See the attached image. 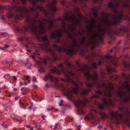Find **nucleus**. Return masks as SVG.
I'll list each match as a JSON object with an SVG mask.
<instances>
[{
  "mask_svg": "<svg viewBox=\"0 0 130 130\" xmlns=\"http://www.w3.org/2000/svg\"><path fill=\"white\" fill-rule=\"evenodd\" d=\"M46 117V116H45L44 115H43L42 116V118H43V120H45V118Z\"/></svg>",
  "mask_w": 130,
  "mask_h": 130,
  "instance_id": "42",
  "label": "nucleus"
},
{
  "mask_svg": "<svg viewBox=\"0 0 130 130\" xmlns=\"http://www.w3.org/2000/svg\"><path fill=\"white\" fill-rule=\"evenodd\" d=\"M0 35H1L4 36H7L8 35L7 33H2Z\"/></svg>",
  "mask_w": 130,
  "mask_h": 130,
  "instance_id": "32",
  "label": "nucleus"
},
{
  "mask_svg": "<svg viewBox=\"0 0 130 130\" xmlns=\"http://www.w3.org/2000/svg\"><path fill=\"white\" fill-rule=\"evenodd\" d=\"M45 87H46V88H49L50 87L48 85V84H47L45 85Z\"/></svg>",
  "mask_w": 130,
  "mask_h": 130,
  "instance_id": "41",
  "label": "nucleus"
},
{
  "mask_svg": "<svg viewBox=\"0 0 130 130\" xmlns=\"http://www.w3.org/2000/svg\"><path fill=\"white\" fill-rule=\"evenodd\" d=\"M25 89H26L25 88L23 87L21 89V90L22 91H25Z\"/></svg>",
  "mask_w": 130,
  "mask_h": 130,
  "instance_id": "44",
  "label": "nucleus"
},
{
  "mask_svg": "<svg viewBox=\"0 0 130 130\" xmlns=\"http://www.w3.org/2000/svg\"><path fill=\"white\" fill-rule=\"evenodd\" d=\"M124 66L126 67H127V65L126 64H124Z\"/></svg>",
  "mask_w": 130,
  "mask_h": 130,
  "instance_id": "61",
  "label": "nucleus"
},
{
  "mask_svg": "<svg viewBox=\"0 0 130 130\" xmlns=\"http://www.w3.org/2000/svg\"><path fill=\"white\" fill-rule=\"evenodd\" d=\"M96 93L97 94H98L101 95L102 94V92L98 90L96 91Z\"/></svg>",
  "mask_w": 130,
  "mask_h": 130,
  "instance_id": "31",
  "label": "nucleus"
},
{
  "mask_svg": "<svg viewBox=\"0 0 130 130\" xmlns=\"http://www.w3.org/2000/svg\"><path fill=\"white\" fill-rule=\"evenodd\" d=\"M12 77H13L14 79L15 80H16V79H17V78L16 77L14 76H12Z\"/></svg>",
  "mask_w": 130,
  "mask_h": 130,
  "instance_id": "52",
  "label": "nucleus"
},
{
  "mask_svg": "<svg viewBox=\"0 0 130 130\" xmlns=\"http://www.w3.org/2000/svg\"><path fill=\"white\" fill-rule=\"evenodd\" d=\"M32 58H33L34 59H35V58L34 57V56L33 55H32L31 56H30Z\"/></svg>",
  "mask_w": 130,
  "mask_h": 130,
  "instance_id": "50",
  "label": "nucleus"
},
{
  "mask_svg": "<svg viewBox=\"0 0 130 130\" xmlns=\"http://www.w3.org/2000/svg\"><path fill=\"white\" fill-rule=\"evenodd\" d=\"M101 74L102 75H104L105 74V73L104 72H101Z\"/></svg>",
  "mask_w": 130,
  "mask_h": 130,
  "instance_id": "51",
  "label": "nucleus"
},
{
  "mask_svg": "<svg viewBox=\"0 0 130 130\" xmlns=\"http://www.w3.org/2000/svg\"><path fill=\"white\" fill-rule=\"evenodd\" d=\"M47 110L48 111H49L50 110H53L54 111H58V110L56 108H54L53 107H52L50 109H49L48 108H47Z\"/></svg>",
  "mask_w": 130,
  "mask_h": 130,
  "instance_id": "25",
  "label": "nucleus"
},
{
  "mask_svg": "<svg viewBox=\"0 0 130 130\" xmlns=\"http://www.w3.org/2000/svg\"><path fill=\"white\" fill-rule=\"evenodd\" d=\"M29 2L32 3L34 8H30V10L32 11L35 12V19L32 20L30 16L28 15V9L24 6L20 7L17 6L11 7H9L8 8L9 11L8 13V16L11 18L13 14V11H15V12H18L20 14H17L15 16V19L16 22L19 19L23 18V16H26V22L28 24V26L24 27L25 30L26 31H30L33 34L37 36V38L39 39L38 34L39 31L41 34L44 33L45 31V26L48 25L47 27L48 29L52 27L53 24V22L51 21L50 19L49 20L43 19L41 18L39 20H38V16L39 14L38 12L42 11L43 8L42 6L39 5L37 6L36 8H35V6L36 4L38 1L43 2L45 0H29Z\"/></svg>",
  "mask_w": 130,
  "mask_h": 130,
  "instance_id": "1",
  "label": "nucleus"
},
{
  "mask_svg": "<svg viewBox=\"0 0 130 130\" xmlns=\"http://www.w3.org/2000/svg\"><path fill=\"white\" fill-rule=\"evenodd\" d=\"M107 71L110 73L112 72L115 71L114 69H112L110 67H109L107 68Z\"/></svg>",
  "mask_w": 130,
  "mask_h": 130,
  "instance_id": "20",
  "label": "nucleus"
},
{
  "mask_svg": "<svg viewBox=\"0 0 130 130\" xmlns=\"http://www.w3.org/2000/svg\"><path fill=\"white\" fill-rule=\"evenodd\" d=\"M89 25L88 26V33L91 34L90 36L88 37V40L87 41L85 37L82 38L80 43L82 45H93L95 44L94 38V37H98L99 34L93 29V27H96V22L94 19L90 20L88 21Z\"/></svg>",
  "mask_w": 130,
  "mask_h": 130,
  "instance_id": "5",
  "label": "nucleus"
},
{
  "mask_svg": "<svg viewBox=\"0 0 130 130\" xmlns=\"http://www.w3.org/2000/svg\"><path fill=\"white\" fill-rule=\"evenodd\" d=\"M47 51L48 52H51L52 53V55L54 59L55 60H58V58L56 57H54V53L53 51L51 50V49H49L47 50Z\"/></svg>",
  "mask_w": 130,
  "mask_h": 130,
  "instance_id": "17",
  "label": "nucleus"
},
{
  "mask_svg": "<svg viewBox=\"0 0 130 130\" xmlns=\"http://www.w3.org/2000/svg\"><path fill=\"white\" fill-rule=\"evenodd\" d=\"M92 66L93 68H95L97 67L96 64L95 63H93L92 64Z\"/></svg>",
  "mask_w": 130,
  "mask_h": 130,
  "instance_id": "30",
  "label": "nucleus"
},
{
  "mask_svg": "<svg viewBox=\"0 0 130 130\" xmlns=\"http://www.w3.org/2000/svg\"><path fill=\"white\" fill-rule=\"evenodd\" d=\"M102 127L101 126H99L98 127V128L99 129H101L102 128Z\"/></svg>",
  "mask_w": 130,
  "mask_h": 130,
  "instance_id": "55",
  "label": "nucleus"
},
{
  "mask_svg": "<svg viewBox=\"0 0 130 130\" xmlns=\"http://www.w3.org/2000/svg\"><path fill=\"white\" fill-rule=\"evenodd\" d=\"M87 101V99L85 98L84 100H81L77 102L75 104L76 106L79 108L78 109V112L80 114H83V110L80 107L84 105L85 104Z\"/></svg>",
  "mask_w": 130,
  "mask_h": 130,
  "instance_id": "9",
  "label": "nucleus"
},
{
  "mask_svg": "<svg viewBox=\"0 0 130 130\" xmlns=\"http://www.w3.org/2000/svg\"><path fill=\"white\" fill-rule=\"evenodd\" d=\"M101 115L102 116V118H104L106 117V115L104 113H101Z\"/></svg>",
  "mask_w": 130,
  "mask_h": 130,
  "instance_id": "33",
  "label": "nucleus"
},
{
  "mask_svg": "<svg viewBox=\"0 0 130 130\" xmlns=\"http://www.w3.org/2000/svg\"><path fill=\"white\" fill-rule=\"evenodd\" d=\"M37 63L39 64V65H41V63L40 62H37Z\"/></svg>",
  "mask_w": 130,
  "mask_h": 130,
  "instance_id": "58",
  "label": "nucleus"
},
{
  "mask_svg": "<svg viewBox=\"0 0 130 130\" xmlns=\"http://www.w3.org/2000/svg\"><path fill=\"white\" fill-rule=\"evenodd\" d=\"M106 89L104 91V94L106 95H108L111 96L112 95V94L111 92V90L113 89L114 88L113 85L112 84H109L105 86Z\"/></svg>",
  "mask_w": 130,
  "mask_h": 130,
  "instance_id": "11",
  "label": "nucleus"
},
{
  "mask_svg": "<svg viewBox=\"0 0 130 130\" xmlns=\"http://www.w3.org/2000/svg\"><path fill=\"white\" fill-rule=\"evenodd\" d=\"M51 71L52 73L56 72L59 74H60V72H59L58 70L55 67H54L53 69L51 70Z\"/></svg>",
  "mask_w": 130,
  "mask_h": 130,
  "instance_id": "18",
  "label": "nucleus"
},
{
  "mask_svg": "<svg viewBox=\"0 0 130 130\" xmlns=\"http://www.w3.org/2000/svg\"><path fill=\"white\" fill-rule=\"evenodd\" d=\"M102 102L103 104H99L98 105L99 108L101 109H103L107 104H111L112 101L111 100H107L104 98L102 100Z\"/></svg>",
  "mask_w": 130,
  "mask_h": 130,
  "instance_id": "12",
  "label": "nucleus"
},
{
  "mask_svg": "<svg viewBox=\"0 0 130 130\" xmlns=\"http://www.w3.org/2000/svg\"><path fill=\"white\" fill-rule=\"evenodd\" d=\"M124 2V1H123L121 4L117 3L116 5L114 6H113L112 4L111 3L109 4V7L112 8L113 11L116 15L113 16L112 21L111 22L108 20V17H109V15H107L105 18L103 17L102 20L103 23V25L100 26V29H98V31L99 32L100 31L103 32L104 30L106 29V28H105L104 29H102L103 26L104 25L107 26H108L114 24H118L122 21V19H128L130 21V17L129 18L127 15L125 16L123 15L122 14V11L120 9L119 7L120 6L124 7H127L128 6H124L123 5Z\"/></svg>",
  "mask_w": 130,
  "mask_h": 130,
  "instance_id": "2",
  "label": "nucleus"
},
{
  "mask_svg": "<svg viewBox=\"0 0 130 130\" xmlns=\"http://www.w3.org/2000/svg\"><path fill=\"white\" fill-rule=\"evenodd\" d=\"M86 84L88 87L91 88L93 86V84L89 83L87 82L86 83Z\"/></svg>",
  "mask_w": 130,
  "mask_h": 130,
  "instance_id": "24",
  "label": "nucleus"
},
{
  "mask_svg": "<svg viewBox=\"0 0 130 130\" xmlns=\"http://www.w3.org/2000/svg\"><path fill=\"white\" fill-rule=\"evenodd\" d=\"M106 58L107 59H111V62L115 65H116L117 61L115 58L113 57L110 55H106Z\"/></svg>",
  "mask_w": 130,
  "mask_h": 130,
  "instance_id": "16",
  "label": "nucleus"
},
{
  "mask_svg": "<svg viewBox=\"0 0 130 130\" xmlns=\"http://www.w3.org/2000/svg\"><path fill=\"white\" fill-rule=\"evenodd\" d=\"M124 1V3L123 5L124 6H128L129 2H130V0H125Z\"/></svg>",
  "mask_w": 130,
  "mask_h": 130,
  "instance_id": "19",
  "label": "nucleus"
},
{
  "mask_svg": "<svg viewBox=\"0 0 130 130\" xmlns=\"http://www.w3.org/2000/svg\"><path fill=\"white\" fill-rule=\"evenodd\" d=\"M81 127V125H79L77 127V129L78 130H79L80 129V128Z\"/></svg>",
  "mask_w": 130,
  "mask_h": 130,
  "instance_id": "38",
  "label": "nucleus"
},
{
  "mask_svg": "<svg viewBox=\"0 0 130 130\" xmlns=\"http://www.w3.org/2000/svg\"><path fill=\"white\" fill-rule=\"evenodd\" d=\"M30 82V80H28V84H29Z\"/></svg>",
  "mask_w": 130,
  "mask_h": 130,
  "instance_id": "59",
  "label": "nucleus"
},
{
  "mask_svg": "<svg viewBox=\"0 0 130 130\" xmlns=\"http://www.w3.org/2000/svg\"><path fill=\"white\" fill-rule=\"evenodd\" d=\"M99 96L98 95H94L91 98V99H92L93 98H99Z\"/></svg>",
  "mask_w": 130,
  "mask_h": 130,
  "instance_id": "39",
  "label": "nucleus"
},
{
  "mask_svg": "<svg viewBox=\"0 0 130 130\" xmlns=\"http://www.w3.org/2000/svg\"><path fill=\"white\" fill-rule=\"evenodd\" d=\"M48 60H50L51 59L50 58L47 57H46L44 59L43 62L45 64H46L47 63V61Z\"/></svg>",
  "mask_w": 130,
  "mask_h": 130,
  "instance_id": "22",
  "label": "nucleus"
},
{
  "mask_svg": "<svg viewBox=\"0 0 130 130\" xmlns=\"http://www.w3.org/2000/svg\"><path fill=\"white\" fill-rule=\"evenodd\" d=\"M79 34L80 35H83L84 34V32L83 31V32L80 31L79 32Z\"/></svg>",
  "mask_w": 130,
  "mask_h": 130,
  "instance_id": "35",
  "label": "nucleus"
},
{
  "mask_svg": "<svg viewBox=\"0 0 130 130\" xmlns=\"http://www.w3.org/2000/svg\"><path fill=\"white\" fill-rule=\"evenodd\" d=\"M93 15L96 16V17H97L98 15V14H97V13L96 12H95V13H93Z\"/></svg>",
  "mask_w": 130,
  "mask_h": 130,
  "instance_id": "43",
  "label": "nucleus"
},
{
  "mask_svg": "<svg viewBox=\"0 0 130 130\" xmlns=\"http://www.w3.org/2000/svg\"><path fill=\"white\" fill-rule=\"evenodd\" d=\"M94 0V2H96L98 1L99 0Z\"/></svg>",
  "mask_w": 130,
  "mask_h": 130,
  "instance_id": "62",
  "label": "nucleus"
},
{
  "mask_svg": "<svg viewBox=\"0 0 130 130\" xmlns=\"http://www.w3.org/2000/svg\"><path fill=\"white\" fill-rule=\"evenodd\" d=\"M33 82H37L36 78L34 76H33Z\"/></svg>",
  "mask_w": 130,
  "mask_h": 130,
  "instance_id": "29",
  "label": "nucleus"
},
{
  "mask_svg": "<svg viewBox=\"0 0 130 130\" xmlns=\"http://www.w3.org/2000/svg\"><path fill=\"white\" fill-rule=\"evenodd\" d=\"M124 122L128 125L129 126H130V122L128 120H126L125 121H124Z\"/></svg>",
  "mask_w": 130,
  "mask_h": 130,
  "instance_id": "27",
  "label": "nucleus"
},
{
  "mask_svg": "<svg viewBox=\"0 0 130 130\" xmlns=\"http://www.w3.org/2000/svg\"><path fill=\"white\" fill-rule=\"evenodd\" d=\"M90 91V90H84L83 91H82L81 93V95H86Z\"/></svg>",
  "mask_w": 130,
  "mask_h": 130,
  "instance_id": "21",
  "label": "nucleus"
},
{
  "mask_svg": "<svg viewBox=\"0 0 130 130\" xmlns=\"http://www.w3.org/2000/svg\"><path fill=\"white\" fill-rule=\"evenodd\" d=\"M111 116L112 119H115L116 121H120L122 118L121 114H119L118 111L113 112L111 113Z\"/></svg>",
  "mask_w": 130,
  "mask_h": 130,
  "instance_id": "13",
  "label": "nucleus"
},
{
  "mask_svg": "<svg viewBox=\"0 0 130 130\" xmlns=\"http://www.w3.org/2000/svg\"><path fill=\"white\" fill-rule=\"evenodd\" d=\"M57 1L55 0H53L52 2L49 4L48 7L49 8V10H45L44 11V13L46 15H47L48 14L50 11L52 12L56 11L57 10V8L55 6V5L56 4Z\"/></svg>",
  "mask_w": 130,
  "mask_h": 130,
  "instance_id": "10",
  "label": "nucleus"
},
{
  "mask_svg": "<svg viewBox=\"0 0 130 130\" xmlns=\"http://www.w3.org/2000/svg\"><path fill=\"white\" fill-rule=\"evenodd\" d=\"M5 47H6V48H7L9 47V46L8 45L5 44Z\"/></svg>",
  "mask_w": 130,
  "mask_h": 130,
  "instance_id": "47",
  "label": "nucleus"
},
{
  "mask_svg": "<svg viewBox=\"0 0 130 130\" xmlns=\"http://www.w3.org/2000/svg\"><path fill=\"white\" fill-rule=\"evenodd\" d=\"M32 58H33L34 59H35V58L34 57V56L33 55H32L31 56H30Z\"/></svg>",
  "mask_w": 130,
  "mask_h": 130,
  "instance_id": "49",
  "label": "nucleus"
},
{
  "mask_svg": "<svg viewBox=\"0 0 130 130\" xmlns=\"http://www.w3.org/2000/svg\"><path fill=\"white\" fill-rule=\"evenodd\" d=\"M30 77L28 75H24L23 76V78L25 80H28L30 78Z\"/></svg>",
  "mask_w": 130,
  "mask_h": 130,
  "instance_id": "23",
  "label": "nucleus"
},
{
  "mask_svg": "<svg viewBox=\"0 0 130 130\" xmlns=\"http://www.w3.org/2000/svg\"><path fill=\"white\" fill-rule=\"evenodd\" d=\"M128 81L126 80L115 94L120 97L124 96L127 93L130 94V88H129Z\"/></svg>",
  "mask_w": 130,
  "mask_h": 130,
  "instance_id": "8",
  "label": "nucleus"
},
{
  "mask_svg": "<svg viewBox=\"0 0 130 130\" xmlns=\"http://www.w3.org/2000/svg\"><path fill=\"white\" fill-rule=\"evenodd\" d=\"M20 84L21 85H23V83H22L21 82V83H20Z\"/></svg>",
  "mask_w": 130,
  "mask_h": 130,
  "instance_id": "64",
  "label": "nucleus"
},
{
  "mask_svg": "<svg viewBox=\"0 0 130 130\" xmlns=\"http://www.w3.org/2000/svg\"><path fill=\"white\" fill-rule=\"evenodd\" d=\"M77 15L79 18H80L82 17V15L79 14H78Z\"/></svg>",
  "mask_w": 130,
  "mask_h": 130,
  "instance_id": "45",
  "label": "nucleus"
},
{
  "mask_svg": "<svg viewBox=\"0 0 130 130\" xmlns=\"http://www.w3.org/2000/svg\"><path fill=\"white\" fill-rule=\"evenodd\" d=\"M32 104H31V105H30L28 108V109H29L30 110H31L32 108Z\"/></svg>",
  "mask_w": 130,
  "mask_h": 130,
  "instance_id": "37",
  "label": "nucleus"
},
{
  "mask_svg": "<svg viewBox=\"0 0 130 130\" xmlns=\"http://www.w3.org/2000/svg\"><path fill=\"white\" fill-rule=\"evenodd\" d=\"M0 49H1L2 51H4L5 50V49L3 48H2L0 47Z\"/></svg>",
  "mask_w": 130,
  "mask_h": 130,
  "instance_id": "53",
  "label": "nucleus"
},
{
  "mask_svg": "<svg viewBox=\"0 0 130 130\" xmlns=\"http://www.w3.org/2000/svg\"><path fill=\"white\" fill-rule=\"evenodd\" d=\"M56 20L58 21H60L61 20V19L60 18H59L57 19Z\"/></svg>",
  "mask_w": 130,
  "mask_h": 130,
  "instance_id": "46",
  "label": "nucleus"
},
{
  "mask_svg": "<svg viewBox=\"0 0 130 130\" xmlns=\"http://www.w3.org/2000/svg\"><path fill=\"white\" fill-rule=\"evenodd\" d=\"M72 43V44L71 46L69 47V49L67 50L64 47H59L55 44L54 45V47L59 51L65 52L68 54L71 55L75 53L79 47L78 44L75 40H73Z\"/></svg>",
  "mask_w": 130,
  "mask_h": 130,
  "instance_id": "6",
  "label": "nucleus"
},
{
  "mask_svg": "<svg viewBox=\"0 0 130 130\" xmlns=\"http://www.w3.org/2000/svg\"><path fill=\"white\" fill-rule=\"evenodd\" d=\"M61 79L62 81H64V80L63 79V78H61Z\"/></svg>",
  "mask_w": 130,
  "mask_h": 130,
  "instance_id": "63",
  "label": "nucleus"
},
{
  "mask_svg": "<svg viewBox=\"0 0 130 130\" xmlns=\"http://www.w3.org/2000/svg\"><path fill=\"white\" fill-rule=\"evenodd\" d=\"M88 119L89 120H91L93 121V122H94L95 119L94 118L93 116H92L91 117H90L88 118Z\"/></svg>",
  "mask_w": 130,
  "mask_h": 130,
  "instance_id": "26",
  "label": "nucleus"
},
{
  "mask_svg": "<svg viewBox=\"0 0 130 130\" xmlns=\"http://www.w3.org/2000/svg\"><path fill=\"white\" fill-rule=\"evenodd\" d=\"M26 126L27 128H30V126L29 125H26Z\"/></svg>",
  "mask_w": 130,
  "mask_h": 130,
  "instance_id": "48",
  "label": "nucleus"
},
{
  "mask_svg": "<svg viewBox=\"0 0 130 130\" xmlns=\"http://www.w3.org/2000/svg\"><path fill=\"white\" fill-rule=\"evenodd\" d=\"M101 62L100 61H99L98 62V65H100L101 64Z\"/></svg>",
  "mask_w": 130,
  "mask_h": 130,
  "instance_id": "54",
  "label": "nucleus"
},
{
  "mask_svg": "<svg viewBox=\"0 0 130 130\" xmlns=\"http://www.w3.org/2000/svg\"><path fill=\"white\" fill-rule=\"evenodd\" d=\"M33 128L32 127H31L30 130H33Z\"/></svg>",
  "mask_w": 130,
  "mask_h": 130,
  "instance_id": "60",
  "label": "nucleus"
},
{
  "mask_svg": "<svg viewBox=\"0 0 130 130\" xmlns=\"http://www.w3.org/2000/svg\"><path fill=\"white\" fill-rule=\"evenodd\" d=\"M67 20L73 23L72 24L69 25V28L71 30H74L75 29L76 25L77 24L79 23L81 21L80 20L77 19L75 15H73L72 16H66L64 17L62 23L63 29L57 31L56 33H52L51 36L52 38H54L56 37H61L62 33L63 32L68 33V30H66L65 28L66 24L64 22V21Z\"/></svg>",
  "mask_w": 130,
  "mask_h": 130,
  "instance_id": "4",
  "label": "nucleus"
},
{
  "mask_svg": "<svg viewBox=\"0 0 130 130\" xmlns=\"http://www.w3.org/2000/svg\"><path fill=\"white\" fill-rule=\"evenodd\" d=\"M58 68L62 72L64 75V77L67 82L69 83H72L75 85L76 88H74L72 91V88L68 87L64 88L63 89V92L64 95L66 96L67 98L70 100H71L73 97V93L77 94L79 91L78 84L72 80V78L74 77V74L71 71L67 70L65 71L62 65L60 64L58 66Z\"/></svg>",
  "mask_w": 130,
  "mask_h": 130,
  "instance_id": "3",
  "label": "nucleus"
},
{
  "mask_svg": "<svg viewBox=\"0 0 130 130\" xmlns=\"http://www.w3.org/2000/svg\"><path fill=\"white\" fill-rule=\"evenodd\" d=\"M73 2H74L75 3H77V0H73Z\"/></svg>",
  "mask_w": 130,
  "mask_h": 130,
  "instance_id": "56",
  "label": "nucleus"
},
{
  "mask_svg": "<svg viewBox=\"0 0 130 130\" xmlns=\"http://www.w3.org/2000/svg\"><path fill=\"white\" fill-rule=\"evenodd\" d=\"M58 124L57 123L55 125V128H54V129H57V127L58 126Z\"/></svg>",
  "mask_w": 130,
  "mask_h": 130,
  "instance_id": "40",
  "label": "nucleus"
},
{
  "mask_svg": "<svg viewBox=\"0 0 130 130\" xmlns=\"http://www.w3.org/2000/svg\"><path fill=\"white\" fill-rule=\"evenodd\" d=\"M82 67V66L81 65H79V69L78 70V71L84 72V76L88 80L90 79H92L94 80V83H96L98 86V87H100L99 86L100 84L96 80L97 78V74L95 73H94L93 74L91 75L89 73V69L87 65H86L84 67L81 68V67Z\"/></svg>",
  "mask_w": 130,
  "mask_h": 130,
  "instance_id": "7",
  "label": "nucleus"
},
{
  "mask_svg": "<svg viewBox=\"0 0 130 130\" xmlns=\"http://www.w3.org/2000/svg\"><path fill=\"white\" fill-rule=\"evenodd\" d=\"M66 64L67 66H68V67H70L71 66V63L70 62H68L67 61L66 62Z\"/></svg>",
  "mask_w": 130,
  "mask_h": 130,
  "instance_id": "28",
  "label": "nucleus"
},
{
  "mask_svg": "<svg viewBox=\"0 0 130 130\" xmlns=\"http://www.w3.org/2000/svg\"><path fill=\"white\" fill-rule=\"evenodd\" d=\"M2 125L5 128H7V125L5 124H2Z\"/></svg>",
  "mask_w": 130,
  "mask_h": 130,
  "instance_id": "34",
  "label": "nucleus"
},
{
  "mask_svg": "<svg viewBox=\"0 0 130 130\" xmlns=\"http://www.w3.org/2000/svg\"><path fill=\"white\" fill-rule=\"evenodd\" d=\"M43 79L45 81L49 79L52 81L55 82L56 84V86H57L56 84L58 81L57 79L55 77H53L51 75L49 74H47L43 78Z\"/></svg>",
  "mask_w": 130,
  "mask_h": 130,
  "instance_id": "14",
  "label": "nucleus"
},
{
  "mask_svg": "<svg viewBox=\"0 0 130 130\" xmlns=\"http://www.w3.org/2000/svg\"><path fill=\"white\" fill-rule=\"evenodd\" d=\"M61 3L62 4H64V1H62L61 2Z\"/></svg>",
  "mask_w": 130,
  "mask_h": 130,
  "instance_id": "57",
  "label": "nucleus"
},
{
  "mask_svg": "<svg viewBox=\"0 0 130 130\" xmlns=\"http://www.w3.org/2000/svg\"><path fill=\"white\" fill-rule=\"evenodd\" d=\"M42 40L44 41V44H40V47L43 50H46V47L49 45V42L47 37H43Z\"/></svg>",
  "mask_w": 130,
  "mask_h": 130,
  "instance_id": "15",
  "label": "nucleus"
},
{
  "mask_svg": "<svg viewBox=\"0 0 130 130\" xmlns=\"http://www.w3.org/2000/svg\"><path fill=\"white\" fill-rule=\"evenodd\" d=\"M36 97L38 99V100H40L41 98V97L39 96H36Z\"/></svg>",
  "mask_w": 130,
  "mask_h": 130,
  "instance_id": "36",
  "label": "nucleus"
}]
</instances>
